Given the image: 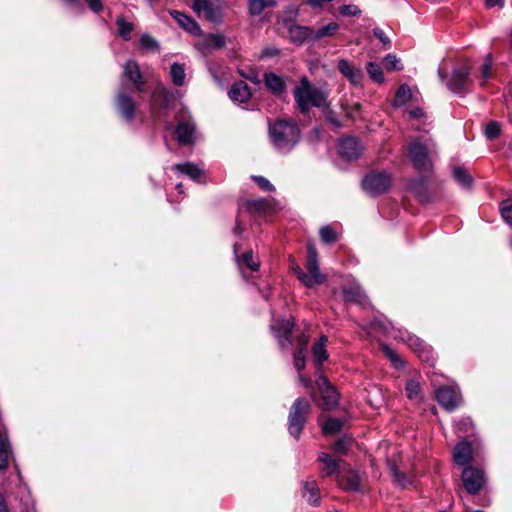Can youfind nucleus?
<instances>
[{
  "label": "nucleus",
  "instance_id": "nucleus-29",
  "mask_svg": "<svg viewBox=\"0 0 512 512\" xmlns=\"http://www.w3.org/2000/svg\"><path fill=\"white\" fill-rule=\"evenodd\" d=\"M10 455L11 449L7 436L0 430V470L7 468Z\"/></svg>",
  "mask_w": 512,
  "mask_h": 512
},
{
  "label": "nucleus",
  "instance_id": "nucleus-57",
  "mask_svg": "<svg viewBox=\"0 0 512 512\" xmlns=\"http://www.w3.org/2000/svg\"><path fill=\"white\" fill-rule=\"evenodd\" d=\"M340 13L344 16H357L360 10L355 5H343L340 7Z\"/></svg>",
  "mask_w": 512,
  "mask_h": 512
},
{
  "label": "nucleus",
  "instance_id": "nucleus-13",
  "mask_svg": "<svg viewBox=\"0 0 512 512\" xmlns=\"http://www.w3.org/2000/svg\"><path fill=\"white\" fill-rule=\"evenodd\" d=\"M436 399L447 411H453L461 402V397L457 391L448 386L441 387L436 391Z\"/></svg>",
  "mask_w": 512,
  "mask_h": 512
},
{
  "label": "nucleus",
  "instance_id": "nucleus-4",
  "mask_svg": "<svg viewBox=\"0 0 512 512\" xmlns=\"http://www.w3.org/2000/svg\"><path fill=\"white\" fill-rule=\"evenodd\" d=\"M311 411V404L305 398H297L292 404L288 417L289 433L298 438Z\"/></svg>",
  "mask_w": 512,
  "mask_h": 512
},
{
  "label": "nucleus",
  "instance_id": "nucleus-56",
  "mask_svg": "<svg viewBox=\"0 0 512 512\" xmlns=\"http://www.w3.org/2000/svg\"><path fill=\"white\" fill-rule=\"evenodd\" d=\"M383 351L385 353V355L388 357V359L396 366L398 367L399 365L402 364V360L399 358V356L392 350L390 349L389 347L387 346H384L383 347Z\"/></svg>",
  "mask_w": 512,
  "mask_h": 512
},
{
  "label": "nucleus",
  "instance_id": "nucleus-21",
  "mask_svg": "<svg viewBox=\"0 0 512 512\" xmlns=\"http://www.w3.org/2000/svg\"><path fill=\"white\" fill-rule=\"evenodd\" d=\"M288 33L290 40L297 45H300L307 40L313 41V29L305 26L290 25Z\"/></svg>",
  "mask_w": 512,
  "mask_h": 512
},
{
  "label": "nucleus",
  "instance_id": "nucleus-49",
  "mask_svg": "<svg viewBox=\"0 0 512 512\" xmlns=\"http://www.w3.org/2000/svg\"><path fill=\"white\" fill-rule=\"evenodd\" d=\"M399 63V59L393 54H388L383 59L384 68L388 71L401 70Z\"/></svg>",
  "mask_w": 512,
  "mask_h": 512
},
{
  "label": "nucleus",
  "instance_id": "nucleus-3",
  "mask_svg": "<svg viewBox=\"0 0 512 512\" xmlns=\"http://www.w3.org/2000/svg\"><path fill=\"white\" fill-rule=\"evenodd\" d=\"M433 145L420 140L413 141L408 147V155L414 166L420 172H430L433 169L431 154Z\"/></svg>",
  "mask_w": 512,
  "mask_h": 512
},
{
  "label": "nucleus",
  "instance_id": "nucleus-27",
  "mask_svg": "<svg viewBox=\"0 0 512 512\" xmlns=\"http://www.w3.org/2000/svg\"><path fill=\"white\" fill-rule=\"evenodd\" d=\"M338 70L353 84L357 85L362 79V72L360 69L353 68L350 63L341 59L338 62Z\"/></svg>",
  "mask_w": 512,
  "mask_h": 512
},
{
  "label": "nucleus",
  "instance_id": "nucleus-24",
  "mask_svg": "<svg viewBox=\"0 0 512 512\" xmlns=\"http://www.w3.org/2000/svg\"><path fill=\"white\" fill-rule=\"evenodd\" d=\"M318 460L323 463V476H330L335 473H339L342 470V465H344V461L341 459H333L327 453H321L319 455Z\"/></svg>",
  "mask_w": 512,
  "mask_h": 512
},
{
  "label": "nucleus",
  "instance_id": "nucleus-20",
  "mask_svg": "<svg viewBox=\"0 0 512 512\" xmlns=\"http://www.w3.org/2000/svg\"><path fill=\"white\" fill-rule=\"evenodd\" d=\"M229 97L234 102L245 103L251 98V91L248 84L244 81L235 82L230 90Z\"/></svg>",
  "mask_w": 512,
  "mask_h": 512
},
{
  "label": "nucleus",
  "instance_id": "nucleus-1",
  "mask_svg": "<svg viewBox=\"0 0 512 512\" xmlns=\"http://www.w3.org/2000/svg\"><path fill=\"white\" fill-rule=\"evenodd\" d=\"M300 129L288 119L276 120L269 125V137L273 147L281 152H290L300 140Z\"/></svg>",
  "mask_w": 512,
  "mask_h": 512
},
{
  "label": "nucleus",
  "instance_id": "nucleus-59",
  "mask_svg": "<svg viewBox=\"0 0 512 512\" xmlns=\"http://www.w3.org/2000/svg\"><path fill=\"white\" fill-rule=\"evenodd\" d=\"M84 1L89 6V8L95 13L100 12L103 8V4H102L101 0H84Z\"/></svg>",
  "mask_w": 512,
  "mask_h": 512
},
{
  "label": "nucleus",
  "instance_id": "nucleus-14",
  "mask_svg": "<svg viewBox=\"0 0 512 512\" xmlns=\"http://www.w3.org/2000/svg\"><path fill=\"white\" fill-rule=\"evenodd\" d=\"M363 147L358 139L354 137L343 138L339 143V153L347 160H354L360 157Z\"/></svg>",
  "mask_w": 512,
  "mask_h": 512
},
{
  "label": "nucleus",
  "instance_id": "nucleus-5",
  "mask_svg": "<svg viewBox=\"0 0 512 512\" xmlns=\"http://www.w3.org/2000/svg\"><path fill=\"white\" fill-rule=\"evenodd\" d=\"M175 94L165 87H158L152 94L151 113L157 117L163 116L175 102Z\"/></svg>",
  "mask_w": 512,
  "mask_h": 512
},
{
  "label": "nucleus",
  "instance_id": "nucleus-26",
  "mask_svg": "<svg viewBox=\"0 0 512 512\" xmlns=\"http://www.w3.org/2000/svg\"><path fill=\"white\" fill-rule=\"evenodd\" d=\"M195 131L194 124L190 122H181L176 127V135L180 144L188 145L193 142V135Z\"/></svg>",
  "mask_w": 512,
  "mask_h": 512
},
{
  "label": "nucleus",
  "instance_id": "nucleus-12",
  "mask_svg": "<svg viewBox=\"0 0 512 512\" xmlns=\"http://www.w3.org/2000/svg\"><path fill=\"white\" fill-rule=\"evenodd\" d=\"M293 326L292 321L284 319L275 320L271 324V329L274 331L282 349H287L292 344L291 332Z\"/></svg>",
  "mask_w": 512,
  "mask_h": 512
},
{
  "label": "nucleus",
  "instance_id": "nucleus-51",
  "mask_svg": "<svg viewBox=\"0 0 512 512\" xmlns=\"http://www.w3.org/2000/svg\"><path fill=\"white\" fill-rule=\"evenodd\" d=\"M293 362H294L295 368L298 371H301L305 368V356H304V351H302V349H297L294 352Z\"/></svg>",
  "mask_w": 512,
  "mask_h": 512
},
{
  "label": "nucleus",
  "instance_id": "nucleus-45",
  "mask_svg": "<svg viewBox=\"0 0 512 512\" xmlns=\"http://www.w3.org/2000/svg\"><path fill=\"white\" fill-rule=\"evenodd\" d=\"M320 237L327 244L334 243L338 239L336 231L328 225L320 229Z\"/></svg>",
  "mask_w": 512,
  "mask_h": 512
},
{
  "label": "nucleus",
  "instance_id": "nucleus-43",
  "mask_svg": "<svg viewBox=\"0 0 512 512\" xmlns=\"http://www.w3.org/2000/svg\"><path fill=\"white\" fill-rule=\"evenodd\" d=\"M343 422L337 418H329L322 427L324 434H335L342 428Z\"/></svg>",
  "mask_w": 512,
  "mask_h": 512
},
{
  "label": "nucleus",
  "instance_id": "nucleus-17",
  "mask_svg": "<svg viewBox=\"0 0 512 512\" xmlns=\"http://www.w3.org/2000/svg\"><path fill=\"white\" fill-rule=\"evenodd\" d=\"M293 271L296 273L297 278L301 281V283L308 288L321 285L326 281V276L320 271L304 272L300 267L293 268Z\"/></svg>",
  "mask_w": 512,
  "mask_h": 512
},
{
  "label": "nucleus",
  "instance_id": "nucleus-18",
  "mask_svg": "<svg viewBox=\"0 0 512 512\" xmlns=\"http://www.w3.org/2000/svg\"><path fill=\"white\" fill-rule=\"evenodd\" d=\"M473 459L472 445L468 441L459 442L453 450V460L457 465L464 466Z\"/></svg>",
  "mask_w": 512,
  "mask_h": 512
},
{
  "label": "nucleus",
  "instance_id": "nucleus-46",
  "mask_svg": "<svg viewBox=\"0 0 512 512\" xmlns=\"http://www.w3.org/2000/svg\"><path fill=\"white\" fill-rule=\"evenodd\" d=\"M225 45V37L220 34H211L206 38V47L219 49Z\"/></svg>",
  "mask_w": 512,
  "mask_h": 512
},
{
  "label": "nucleus",
  "instance_id": "nucleus-9",
  "mask_svg": "<svg viewBox=\"0 0 512 512\" xmlns=\"http://www.w3.org/2000/svg\"><path fill=\"white\" fill-rule=\"evenodd\" d=\"M116 108L126 121L132 122L134 120L137 104L127 93V87L124 81H122V85L116 95Z\"/></svg>",
  "mask_w": 512,
  "mask_h": 512
},
{
  "label": "nucleus",
  "instance_id": "nucleus-62",
  "mask_svg": "<svg viewBox=\"0 0 512 512\" xmlns=\"http://www.w3.org/2000/svg\"><path fill=\"white\" fill-rule=\"evenodd\" d=\"M409 114L413 118H420L424 115V112L421 108H416V109L410 110Z\"/></svg>",
  "mask_w": 512,
  "mask_h": 512
},
{
  "label": "nucleus",
  "instance_id": "nucleus-2",
  "mask_svg": "<svg viewBox=\"0 0 512 512\" xmlns=\"http://www.w3.org/2000/svg\"><path fill=\"white\" fill-rule=\"evenodd\" d=\"M328 94L326 89L313 85L306 76L300 79L293 91L295 103L302 114H307L311 107L325 106Z\"/></svg>",
  "mask_w": 512,
  "mask_h": 512
},
{
  "label": "nucleus",
  "instance_id": "nucleus-37",
  "mask_svg": "<svg viewBox=\"0 0 512 512\" xmlns=\"http://www.w3.org/2000/svg\"><path fill=\"white\" fill-rule=\"evenodd\" d=\"M170 75H171L172 82L176 86H182L184 84V81H185V69H184V66L182 64L173 63L171 65Z\"/></svg>",
  "mask_w": 512,
  "mask_h": 512
},
{
  "label": "nucleus",
  "instance_id": "nucleus-38",
  "mask_svg": "<svg viewBox=\"0 0 512 512\" xmlns=\"http://www.w3.org/2000/svg\"><path fill=\"white\" fill-rule=\"evenodd\" d=\"M116 25L119 35L126 41L130 40L131 32L134 29L133 23L127 22L123 17H118L116 19Z\"/></svg>",
  "mask_w": 512,
  "mask_h": 512
},
{
  "label": "nucleus",
  "instance_id": "nucleus-31",
  "mask_svg": "<svg viewBox=\"0 0 512 512\" xmlns=\"http://www.w3.org/2000/svg\"><path fill=\"white\" fill-rule=\"evenodd\" d=\"M326 342H327V337L321 336L319 342L313 345L312 354H313L314 361L318 365H321L323 363V361H325L328 357L327 351L325 349Z\"/></svg>",
  "mask_w": 512,
  "mask_h": 512
},
{
  "label": "nucleus",
  "instance_id": "nucleus-39",
  "mask_svg": "<svg viewBox=\"0 0 512 512\" xmlns=\"http://www.w3.org/2000/svg\"><path fill=\"white\" fill-rule=\"evenodd\" d=\"M307 263H306V269L308 272H316L319 271V264H318V258H317V251L314 245L309 244L307 249Z\"/></svg>",
  "mask_w": 512,
  "mask_h": 512
},
{
  "label": "nucleus",
  "instance_id": "nucleus-8",
  "mask_svg": "<svg viewBox=\"0 0 512 512\" xmlns=\"http://www.w3.org/2000/svg\"><path fill=\"white\" fill-rule=\"evenodd\" d=\"M316 384L321 392V399L317 405L324 410H332L338 406L339 396L336 389L325 376H319Z\"/></svg>",
  "mask_w": 512,
  "mask_h": 512
},
{
  "label": "nucleus",
  "instance_id": "nucleus-19",
  "mask_svg": "<svg viewBox=\"0 0 512 512\" xmlns=\"http://www.w3.org/2000/svg\"><path fill=\"white\" fill-rule=\"evenodd\" d=\"M170 15L173 19L187 32L191 33L192 35H200L201 34V28L197 24V22L191 18L190 16L176 11L171 10Z\"/></svg>",
  "mask_w": 512,
  "mask_h": 512
},
{
  "label": "nucleus",
  "instance_id": "nucleus-48",
  "mask_svg": "<svg viewBox=\"0 0 512 512\" xmlns=\"http://www.w3.org/2000/svg\"><path fill=\"white\" fill-rule=\"evenodd\" d=\"M326 120L336 128L342 127L340 120L338 119L336 113L330 108L328 102L326 105L322 107Z\"/></svg>",
  "mask_w": 512,
  "mask_h": 512
},
{
  "label": "nucleus",
  "instance_id": "nucleus-40",
  "mask_svg": "<svg viewBox=\"0 0 512 512\" xmlns=\"http://www.w3.org/2000/svg\"><path fill=\"white\" fill-rule=\"evenodd\" d=\"M454 179L463 187H470L472 178L463 167H455L453 169Z\"/></svg>",
  "mask_w": 512,
  "mask_h": 512
},
{
  "label": "nucleus",
  "instance_id": "nucleus-36",
  "mask_svg": "<svg viewBox=\"0 0 512 512\" xmlns=\"http://www.w3.org/2000/svg\"><path fill=\"white\" fill-rule=\"evenodd\" d=\"M238 265L240 268L246 266L251 271H257L260 266V262L254 259L253 252L251 250L243 253L241 258H238Z\"/></svg>",
  "mask_w": 512,
  "mask_h": 512
},
{
  "label": "nucleus",
  "instance_id": "nucleus-47",
  "mask_svg": "<svg viewBox=\"0 0 512 512\" xmlns=\"http://www.w3.org/2000/svg\"><path fill=\"white\" fill-rule=\"evenodd\" d=\"M485 136L489 140L496 139L501 133V126L496 121H490L484 130Z\"/></svg>",
  "mask_w": 512,
  "mask_h": 512
},
{
  "label": "nucleus",
  "instance_id": "nucleus-28",
  "mask_svg": "<svg viewBox=\"0 0 512 512\" xmlns=\"http://www.w3.org/2000/svg\"><path fill=\"white\" fill-rule=\"evenodd\" d=\"M302 496L311 505H319L320 491L316 481L308 480L303 484Z\"/></svg>",
  "mask_w": 512,
  "mask_h": 512
},
{
  "label": "nucleus",
  "instance_id": "nucleus-22",
  "mask_svg": "<svg viewBox=\"0 0 512 512\" xmlns=\"http://www.w3.org/2000/svg\"><path fill=\"white\" fill-rule=\"evenodd\" d=\"M343 296L346 302H354L359 305L366 303V295L358 284H349L343 287Z\"/></svg>",
  "mask_w": 512,
  "mask_h": 512
},
{
  "label": "nucleus",
  "instance_id": "nucleus-52",
  "mask_svg": "<svg viewBox=\"0 0 512 512\" xmlns=\"http://www.w3.org/2000/svg\"><path fill=\"white\" fill-rule=\"evenodd\" d=\"M253 181L264 191H274L275 187L263 176H252Z\"/></svg>",
  "mask_w": 512,
  "mask_h": 512
},
{
  "label": "nucleus",
  "instance_id": "nucleus-32",
  "mask_svg": "<svg viewBox=\"0 0 512 512\" xmlns=\"http://www.w3.org/2000/svg\"><path fill=\"white\" fill-rule=\"evenodd\" d=\"M387 464H388L389 470L393 476L394 481L400 487L405 488L410 483L409 477L407 475H405L404 473L400 472L398 467L396 466V464L393 461L388 460Z\"/></svg>",
  "mask_w": 512,
  "mask_h": 512
},
{
  "label": "nucleus",
  "instance_id": "nucleus-58",
  "mask_svg": "<svg viewBox=\"0 0 512 512\" xmlns=\"http://www.w3.org/2000/svg\"><path fill=\"white\" fill-rule=\"evenodd\" d=\"M373 34L375 37H377L383 43V45H385V46L391 45L390 38L380 28H374Z\"/></svg>",
  "mask_w": 512,
  "mask_h": 512
},
{
  "label": "nucleus",
  "instance_id": "nucleus-53",
  "mask_svg": "<svg viewBox=\"0 0 512 512\" xmlns=\"http://www.w3.org/2000/svg\"><path fill=\"white\" fill-rule=\"evenodd\" d=\"M408 344L409 346L415 350L416 352H419V353H424L425 352V344L424 342L419 339L418 337H415V336H409L408 338Z\"/></svg>",
  "mask_w": 512,
  "mask_h": 512
},
{
  "label": "nucleus",
  "instance_id": "nucleus-23",
  "mask_svg": "<svg viewBox=\"0 0 512 512\" xmlns=\"http://www.w3.org/2000/svg\"><path fill=\"white\" fill-rule=\"evenodd\" d=\"M264 83L266 87L275 95L282 94L286 90L285 80L273 72H267L264 74Z\"/></svg>",
  "mask_w": 512,
  "mask_h": 512
},
{
  "label": "nucleus",
  "instance_id": "nucleus-61",
  "mask_svg": "<svg viewBox=\"0 0 512 512\" xmlns=\"http://www.w3.org/2000/svg\"><path fill=\"white\" fill-rule=\"evenodd\" d=\"M485 3L488 8H493L496 6L502 8L504 6V0H485Z\"/></svg>",
  "mask_w": 512,
  "mask_h": 512
},
{
  "label": "nucleus",
  "instance_id": "nucleus-54",
  "mask_svg": "<svg viewBox=\"0 0 512 512\" xmlns=\"http://www.w3.org/2000/svg\"><path fill=\"white\" fill-rule=\"evenodd\" d=\"M350 440L346 438L338 439L333 448L335 451L341 454H346L349 448Z\"/></svg>",
  "mask_w": 512,
  "mask_h": 512
},
{
  "label": "nucleus",
  "instance_id": "nucleus-35",
  "mask_svg": "<svg viewBox=\"0 0 512 512\" xmlns=\"http://www.w3.org/2000/svg\"><path fill=\"white\" fill-rule=\"evenodd\" d=\"M175 169L188 175L193 180H198L202 175V171L192 163L177 164Z\"/></svg>",
  "mask_w": 512,
  "mask_h": 512
},
{
  "label": "nucleus",
  "instance_id": "nucleus-60",
  "mask_svg": "<svg viewBox=\"0 0 512 512\" xmlns=\"http://www.w3.org/2000/svg\"><path fill=\"white\" fill-rule=\"evenodd\" d=\"M297 343H298V348L297 349H302V351L305 350L306 346L308 345L309 343V336L302 333L298 339H297Z\"/></svg>",
  "mask_w": 512,
  "mask_h": 512
},
{
  "label": "nucleus",
  "instance_id": "nucleus-11",
  "mask_svg": "<svg viewBox=\"0 0 512 512\" xmlns=\"http://www.w3.org/2000/svg\"><path fill=\"white\" fill-rule=\"evenodd\" d=\"M122 78L131 83L135 91H144L146 81L140 70L139 64L135 60H128L124 64Z\"/></svg>",
  "mask_w": 512,
  "mask_h": 512
},
{
  "label": "nucleus",
  "instance_id": "nucleus-34",
  "mask_svg": "<svg viewBox=\"0 0 512 512\" xmlns=\"http://www.w3.org/2000/svg\"><path fill=\"white\" fill-rule=\"evenodd\" d=\"M338 29L339 25L336 22H330L318 30L313 29V41H318L326 36H332L338 31Z\"/></svg>",
  "mask_w": 512,
  "mask_h": 512
},
{
  "label": "nucleus",
  "instance_id": "nucleus-16",
  "mask_svg": "<svg viewBox=\"0 0 512 512\" xmlns=\"http://www.w3.org/2000/svg\"><path fill=\"white\" fill-rule=\"evenodd\" d=\"M337 483L339 487L346 491H361V477L359 474L351 469L347 471H343V473L338 474Z\"/></svg>",
  "mask_w": 512,
  "mask_h": 512
},
{
  "label": "nucleus",
  "instance_id": "nucleus-25",
  "mask_svg": "<svg viewBox=\"0 0 512 512\" xmlns=\"http://www.w3.org/2000/svg\"><path fill=\"white\" fill-rule=\"evenodd\" d=\"M241 207L250 213H266L271 210V204L265 198L246 199Z\"/></svg>",
  "mask_w": 512,
  "mask_h": 512
},
{
  "label": "nucleus",
  "instance_id": "nucleus-41",
  "mask_svg": "<svg viewBox=\"0 0 512 512\" xmlns=\"http://www.w3.org/2000/svg\"><path fill=\"white\" fill-rule=\"evenodd\" d=\"M405 390L409 399H417L421 393L420 382L414 378L408 379Z\"/></svg>",
  "mask_w": 512,
  "mask_h": 512
},
{
  "label": "nucleus",
  "instance_id": "nucleus-10",
  "mask_svg": "<svg viewBox=\"0 0 512 512\" xmlns=\"http://www.w3.org/2000/svg\"><path fill=\"white\" fill-rule=\"evenodd\" d=\"M465 490L472 495L477 494L484 487L486 479L484 472L475 467H466L461 475Z\"/></svg>",
  "mask_w": 512,
  "mask_h": 512
},
{
  "label": "nucleus",
  "instance_id": "nucleus-6",
  "mask_svg": "<svg viewBox=\"0 0 512 512\" xmlns=\"http://www.w3.org/2000/svg\"><path fill=\"white\" fill-rule=\"evenodd\" d=\"M192 9L199 16L212 23H219L223 14L217 0H194Z\"/></svg>",
  "mask_w": 512,
  "mask_h": 512
},
{
  "label": "nucleus",
  "instance_id": "nucleus-44",
  "mask_svg": "<svg viewBox=\"0 0 512 512\" xmlns=\"http://www.w3.org/2000/svg\"><path fill=\"white\" fill-rule=\"evenodd\" d=\"M492 77V55L487 54L486 58L484 60V63L481 67V78L482 82L481 85L483 86L486 82V80L490 79Z\"/></svg>",
  "mask_w": 512,
  "mask_h": 512
},
{
  "label": "nucleus",
  "instance_id": "nucleus-64",
  "mask_svg": "<svg viewBox=\"0 0 512 512\" xmlns=\"http://www.w3.org/2000/svg\"><path fill=\"white\" fill-rule=\"evenodd\" d=\"M0 512H9L2 496H0Z\"/></svg>",
  "mask_w": 512,
  "mask_h": 512
},
{
  "label": "nucleus",
  "instance_id": "nucleus-15",
  "mask_svg": "<svg viewBox=\"0 0 512 512\" xmlns=\"http://www.w3.org/2000/svg\"><path fill=\"white\" fill-rule=\"evenodd\" d=\"M470 68L468 66H463L461 68H457L453 71L450 82L449 89L454 93H463L466 91V87L469 83L470 76Z\"/></svg>",
  "mask_w": 512,
  "mask_h": 512
},
{
  "label": "nucleus",
  "instance_id": "nucleus-63",
  "mask_svg": "<svg viewBox=\"0 0 512 512\" xmlns=\"http://www.w3.org/2000/svg\"><path fill=\"white\" fill-rule=\"evenodd\" d=\"M360 108H361V105H360L359 103H355V104L352 106L351 111L347 112V116H348L349 118H353V117H354V114H355V113H357V112H359Z\"/></svg>",
  "mask_w": 512,
  "mask_h": 512
},
{
  "label": "nucleus",
  "instance_id": "nucleus-7",
  "mask_svg": "<svg viewBox=\"0 0 512 512\" xmlns=\"http://www.w3.org/2000/svg\"><path fill=\"white\" fill-rule=\"evenodd\" d=\"M391 185V178L383 172H371L362 180L363 189L371 195L385 193Z\"/></svg>",
  "mask_w": 512,
  "mask_h": 512
},
{
  "label": "nucleus",
  "instance_id": "nucleus-55",
  "mask_svg": "<svg viewBox=\"0 0 512 512\" xmlns=\"http://www.w3.org/2000/svg\"><path fill=\"white\" fill-rule=\"evenodd\" d=\"M140 43L145 49H155L158 46L156 40L147 34L141 36Z\"/></svg>",
  "mask_w": 512,
  "mask_h": 512
},
{
  "label": "nucleus",
  "instance_id": "nucleus-42",
  "mask_svg": "<svg viewBox=\"0 0 512 512\" xmlns=\"http://www.w3.org/2000/svg\"><path fill=\"white\" fill-rule=\"evenodd\" d=\"M366 69L368 75L374 82L382 83L384 81L383 71L380 65L374 62H369Z\"/></svg>",
  "mask_w": 512,
  "mask_h": 512
},
{
  "label": "nucleus",
  "instance_id": "nucleus-33",
  "mask_svg": "<svg viewBox=\"0 0 512 512\" xmlns=\"http://www.w3.org/2000/svg\"><path fill=\"white\" fill-rule=\"evenodd\" d=\"M412 97L411 89L408 85L402 84L395 93L393 101L394 106L405 105Z\"/></svg>",
  "mask_w": 512,
  "mask_h": 512
},
{
  "label": "nucleus",
  "instance_id": "nucleus-30",
  "mask_svg": "<svg viewBox=\"0 0 512 512\" xmlns=\"http://www.w3.org/2000/svg\"><path fill=\"white\" fill-rule=\"evenodd\" d=\"M275 5V0H248V10L252 16H258L266 8L274 7Z\"/></svg>",
  "mask_w": 512,
  "mask_h": 512
},
{
  "label": "nucleus",
  "instance_id": "nucleus-50",
  "mask_svg": "<svg viewBox=\"0 0 512 512\" xmlns=\"http://www.w3.org/2000/svg\"><path fill=\"white\" fill-rule=\"evenodd\" d=\"M501 214L503 219L512 226V200H506L502 203Z\"/></svg>",
  "mask_w": 512,
  "mask_h": 512
}]
</instances>
